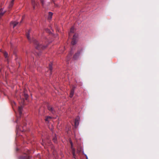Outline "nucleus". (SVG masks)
Segmentation results:
<instances>
[{"label": "nucleus", "instance_id": "bb28decb", "mask_svg": "<svg viewBox=\"0 0 159 159\" xmlns=\"http://www.w3.org/2000/svg\"><path fill=\"white\" fill-rule=\"evenodd\" d=\"M38 56H39V54H38Z\"/></svg>", "mask_w": 159, "mask_h": 159}, {"label": "nucleus", "instance_id": "412c9836", "mask_svg": "<svg viewBox=\"0 0 159 159\" xmlns=\"http://www.w3.org/2000/svg\"><path fill=\"white\" fill-rule=\"evenodd\" d=\"M52 118V117L50 116H47L45 119V120L46 121H49V120Z\"/></svg>", "mask_w": 159, "mask_h": 159}, {"label": "nucleus", "instance_id": "6ab92c4d", "mask_svg": "<svg viewBox=\"0 0 159 159\" xmlns=\"http://www.w3.org/2000/svg\"><path fill=\"white\" fill-rule=\"evenodd\" d=\"M73 53V52H72V51L71 50V51H70V53H69V54L67 56V57L69 58L68 60H69V59L70 58V57L72 56Z\"/></svg>", "mask_w": 159, "mask_h": 159}, {"label": "nucleus", "instance_id": "f03ea898", "mask_svg": "<svg viewBox=\"0 0 159 159\" xmlns=\"http://www.w3.org/2000/svg\"><path fill=\"white\" fill-rule=\"evenodd\" d=\"M26 123L24 122L23 126H19L17 127V129L18 130L22 132H24L26 130Z\"/></svg>", "mask_w": 159, "mask_h": 159}, {"label": "nucleus", "instance_id": "20e7f679", "mask_svg": "<svg viewBox=\"0 0 159 159\" xmlns=\"http://www.w3.org/2000/svg\"><path fill=\"white\" fill-rule=\"evenodd\" d=\"M48 109L53 114H55L56 113V111L50 105H48Z\"/></svg>", "mask_w": 159, "mask_h": 159}, {"label": "nucleus", "instance_id": "4468645a", "mask_svg": "<svg viewBox=\"0 0 159 159\" xmlns=\"http://www.w3.org/2000/svg\"><path fill=\"white\" fill-rule=\"evenodd\" d=\"M14 0H11V1L10 3L9 6L8 7L9 8H11L12 7L14 4Z\"/></svg>", "mask_w": 159, "mask_h": 159}, {"label": "nucleus", "instance_id": "a211bd4d", "mask_svg": "<svg viewBox=\"0 0 159 159\" xmlns=\"http://www.w3.org/2000/svg\"><path fill=\"white\" fill-rule=\"evenodd\" d=\"M53 14L51 12H49V14L48 17V18L49 20L51 19L52 18V16Z\"/></svg>", "mask_w": 159, "mask_h": 159}, {"label": "nucleus", "instance_id": "cd10ccee", "mask_svg": "<svg viewBox=\"0 0 159 159\" xmlns=\"http://www.w3.org/2000/svg\"><path fill=\"white\" fill-rule=\"evenodd\" d=\"M16 122L17 123V120H16Z\"/></svg>", "mask_w": 159, "mask_h": 159}, {"label": "nucleus", "instance_id": "4be33fe9", "mask_svg": "<svg viewBox=\"0 0 159 159\" xmlns=\"http://www.w3.org/2000/svg\"><path fill=\"white\" fill-rule=\"evenodd\" d=\"M4 57H5V58H6L7 57L8 54L7 52H5L4 53Z\"/></svg>", "mask_w": 159, "mask_h": 159}, {"label": "nucleus", "instance_id": "0eeeda50", "mask_svg": "<svg viewBox=\"0 0 159 159\" xmlns=\"http://www.w3.org/2000/svg\"><path fill=\"white\" fill-rule=\"evenodd\" d=\"M80 51H78L74 56L73 58L74 59H76L79 57L80 53Z\"/></svg>", "mask_w": 159, "mask_h": 159}, {"label": "nucleus", "instance_id": "ddd939ff", "mask_svg": "<svg viewBox=\"0 0 159 159\" xmlns=\"http://www.w3.org/2000/svg\"><path fill=\"white\" fill-rule=\"evenodd\" d=\"M5 12V11H3V10L2 8H0V17L3 16Z\"/></svg>", "mask_w": 159, "mask_h": 159}, {"label": "nucleus", "instance_id": "6e6552de", "mask_svg": "<svg viewBox=\"0 0 159 159\" xmlns=\"http://www.w3.org/2000/svg\"><path fill=\"white\" fill-rule=\"evenodd\" d=\"M32 4L33 9H34L35 8V6L37 5V2H36L35 0H32Z\"/></svg>", "mask_w": 159, "mask_h": 159}, {"label": "nucleus", "instance_id": "7ed1b4c3", "mask_svg": "<svg viewBox=\"0 0 159 159\" xmlns=\"http://www.w3.org/2000/svg\"><path fill=\"white\" fill-rule=\"evenodd\" d=\"M78 35L77 34H75L73 37L72 41L71 42V44L74 45L77 42V38L78 37Z\"/></svg>", "mask_w": 159, "mask_h": 159}, {"label": "nucleus", "instance_id": "a878e982", "mask_svg": "<svg viewBox=\"0 0 159 159\" xmlns=\"http://www.w3.org/2000/svg\"><path fill=\"white\" fill-rule=\"evenodd\" d=\"M11 48H12V45L11 44Z\"/></svg>", "mask_w": 159, "mask_h": 159}, {"label": "nucleus", "instance_id": "b1692460", "mask_svg": "<svg viewBox=\"0 0 159 159\" xmlns=\"http://www.w3.org/2000/svg\"><path fill=\"white\" fill-rule=\"evenodd\" d=\"M81 151V150L80 149V150H79L78 149L77 150V153H80V152Z\"/></svg>", "mask_w": 159, "mask_h": 159}, {"label": "nucleus", "instance_id": "aec40b11", "mask_svg": "<svg viewBox=\"0 0 159 159\" xmlns=\"http://www.w3.org/2000/svg\"><path fill=\"white\" fill-rule=\"evenodd\" d=\"M52 140L54 143H57V137L56 136H55L53 137V138Z\"/></svg>", "mask_w": 159, "mask_h": 159}, {"label": "nucleus", "instance_id": "1a4fd4ad", "mask_svg": "<svg viewBox=\"0 0 159 159\" xmlns=\"http://www.w3.org/2000/svg\"><path fill=\"white\" fill-rule=\"evenodd\" d=\"M23 109V107L22 106L18 107V111L19 113V115L20 116L22 114V111Z\"/></svg>", "mask_w": 159, "mask_h": 159}, {"label": "nucleus", "instance_id": "393cba45", "mask_svg": "<svg viewBox=\"0 0 159 159\" xmlns=\"http://www.w3.org/2000/svg\"><path fill=\"white\" fill-rule=\"evenodd\" d=\"M24 18V16H23V17H22V20H23ZM21 21H22V20H21ZM21 21H21L20 23L21 22Z\"/></svg>", "mask_w": 159, "mask_h": 159}, {"label": "nucleus", "instance_id": "39448f33", "mask_svg": "<svg viewBox=\"0 0 159 159\" xmlns=\"http://www.w3.org/2000/svg\"><path fill=\"white\" fill-rule=\"evenodd\" d=\"M70 143L71 145V149L72 150V154L73 157L75 159H77V157L75 154V149L72 147V143L71 142H70Z\"/></svg>", "mask_w": 159, "mask_h": 159}, {"label": "nucleus", "instance_id": "f8f14e48", "mask_svg": "<svg viewBox=\"0 0 159 159\" xmlns=\"http://www.w3.org/2000/svg\"><path fill=\"white\" fill-rule=\"evenodd\" d=\"M18 24V22H12L11 23V25H13V28H14Z\"/></svg>", "mask_w": 159, "mask_h": 159}, {"label": "nucleus", "instance_id": "f3484780", "mask_svg": "<svg viewBox=\"0 0 159 159\" xmlns=\"http://www.w3.org/2000/svg\"><path fill=\"white\" fill-rule=\"evenodd\" d=\"M48 68L49 70H50V73H51L52 70V63H50L49 64Z\"/></svg>", "mask_w": 159, "mask_h": 159}, {"label": "nucleus", "instance_id": "5701e85b", "mask_svg": "<svg viewBox=\"0 0 159 159\" xmlns=\"http://www.w3.org/2000/svg\"><path fill=\"white\" fill-rule=\"evenodd\" d=\"M41 3L42 4V6H43L44 0H40Z\"/></svg>", "mask_w": 159, "mask_h": 159}, {"label": "nucleus", "instance_id": "dca6fc26", "mask_svg": "<svg viewBox=\"0 0 159 159\" xmlns=\"http://www.w3.org/2000/svg\"><path fill=\"white\" fill-rule=\"evenodd\" d=\"M79 120L77 119H75V127H76L79 125Z\"/></svg>", "mask_w": 159, "mask_h": 159}, {"label": "nucleus", "instance_id": "423d86ee", "mask_svg": "<svg viewBox=\"0 0 159 159\" xmlns=\"http://www.w3.org/2000/svg\"><path fill=\"white\" fill-rule=\"evenodd\" d=\"M19 159H30L29 156L27 154H25L20 157Z\"/></svg>", "mask_w": 159, "mask_h": 159}, {"label": "nucleus", "instance_id": "f257e3e1", "mask_svg": "<svg viewBox=\"0 0 159 159\" xmlns=\"http://www.w3.org/2000/svg\"><path fill=\"white\" fill-rule=\"evenodd\" d=\"M30 33L31 30H30L26 33V36L28 40L30 42H33L34 45H35V48L36 49L38 50L44 49L47 47L48 43H50V42L48 41V39L47 38H45V39L44 41V42L46 44L45 45H44L43 43H39L38 42V41L34 38H30Z\"/></svg>", "mask_w": 159, "mask_h": 159}, {"label": "nucleus", "instance_id": "9d476101", "mask_svg": "<svg viewBox=\"0 0 159 159\" xmlns=\"http://www.w3.org/2000/svg\"><path fill=\"white\" fill-rule=\"evenodd\" d=\"M75 87H73L71 90L70 92V97L72 98L74 94Z\"/></svg>", "mask_w": 159, "mask_h": 159}, {"label": "nucleus", "instance_id": "9b49d317", "mask_svg": "<svg viewBox=\"0 0 159 159\" xmlns=\"http://www.w3.org/2000/svg\"><path fill=\"white\" fill-rule=\"evenodd\" d=\"M74 27H72V28H71L70 29V32L69 33V37H71V34L73 33H74Z\"/></svg>", "mask_w": 159, "mask_h": 159}, {"label": "nucleus", "instance_id": "2eb2a0df", "mask_svg": "<svg viewBox=\"0 0 159 159\" xmlns=\"http://www.w3.org/2000/svg\"><path fill=\"white\" fill-rule=\"evenodd\" d=\"M24 98L25 100H27L28 98V95L26 93L25 90H24Z\"/></svg>", "mask_w": 159, "mask_h": 159}]
</instances>
